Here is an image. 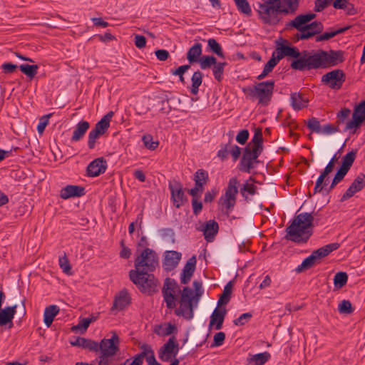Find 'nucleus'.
Listing matches in <instances>:
<instances>
[{
  "mask_svg": "<svg viewBox=\"0 0 365 365\" xmlns=\"http://www.w3.org/2000/svg\"><path fill=\"white\" fill-rule=\"evenodd\" d=\"M300 0H261L253 5L259 21L268 26H277L283 16L294 15Z\"/></svg>",
  "mask_w": 365,
  "mask_h": 365,
  "instance_id": "1",
  "label": "nucleus"
},
{
  "mask_svg": "<svg viewBox=\"0 0 365 365\" xmlns=\"http://www.w3.org/2000/svg\"><path fill=\"white\" fill-rule=\"evenodd\" d=\"M299 59L292 60L290 67L293 70L304 71L334 66L344 61V51L341 50H324L300 51Z\"/></svg>",
  "mask_w": 365,
  "mask_h": 365,
  "instance_id": "2",
  "label": "nucleus"
},
{
  "mask_svg": "<svg viewBox=\"0 0 365 365\" xmlns=\"http://www.w3.org/2000/svg\"><path fill=\"white\" fill-rule=\"evenodd\" d=\"M314 220L312 213H296L290 225L286 227L284 238L297 244L307 243L313 234Z\"/></svg>",
  "mask_w": 365,
  "mask_h": 365,
  "instance_id": "3",
  "label": "nucleus"
},
{
  "mask_svg": "<svg viewBox=\"0 0 365 365\" xmlns=\"http://www.w3.org/2000/svg\"><path fill=\"white\" fill-rule=\"evenodd\" d=\"M151 272L129 271L130 280L138 290L145 294L151 296L158 292L159 281Z\"/></svg>",
  "mask_w": 365,
  "mask_h": 365,
  "instance_id": "4",
  "label": "nucleus"
},
{
  "mask_svg": "<svg viewBox=\"0 0 365 365\" xmlns=\"http://www.w3.org/2000/svg\"><path fill=\"white\" fill-rule=\"evenodd\" d=\"M274 88V81H267L256 83L253 86L242 88V92L250 99H257L258 104L267 106L271 101Z\"/></svg>",
  "mask_w": 365,
  "mask_h": 365,
  "instance_id": "5",
  "label": "nucleus"
},
{
  "mask_svg": "<svg viewBox=\"0 0 365 365\" xmlns=\"http://www.w3.org/2000/svg\"><path fill=\"white\" fill-rule=\"evenodd\" d=\"M277 41V48L272 53L271 58L264 65V68L272 71L278 62L285 56L292 57L293 60L299 59L301 53L295 46H292L287 40L280 38Z\"/></svg>",
  "mask_w": 365,
  "mask_h": 365,
  "instance_id": "6",
  "label": "nucleus"
},
{
  "mask_svg": "<svg viewBox=\"0 0 365 365\" xmlns=\"http://www.w3.org/2000/svg\"><path fill=\"white\" fill-rule=\"evenodd\" d=\"M159 265V257L156 252L150 248L144 249L134 260V269L130 271L154 272Z\"/></svg>",
  "mask_w": 365,
  "mask_h": 365,
  "instance_id": "7",
  "label": "nucleus"
},
{
  "mask_svg": "<svg viewBox=\"0 0 365 365\" xmlns=\"http://www.w3.org/2000/svg\"><path fill=\"white\" fill-rule=\"evenodd\" d=\"M238 185L239 181L236 178H230L225 194L220 198L219 203L223 208H225L227 212L232 211L235 206L237 195L238 193Z\"/></svg>",
  "mask_w": 365,
  "mask_h": 365,
  "instance_id": "8",
  "label": "nucleus"
},
{
  "mask_svg": "<svg viewBox=\"0 0 365 365\" xmlns=\"http://www.w3.org/2000/svg\"><path fill=\"white\" fill-rule=\"evenodd\" d=\"M180 292V288L175 279L169 277L165 279L162 294L168 309H172L176 307V293Z\"/></svg>",
  "mask_w": 365,
  "mask_h": 365,
  "instance_id": "9",
  "label": "nucleus"
},
{
  "mask_svg": "<svg viewBox=\"0 0 365 365\" xmlns=\"http://www.w3.org/2000/svg\"><path fill=\"white\" fill-rule=\"evenodd\" d=\"M262 150L257 148L252 147L250 145H247L244 149L242 157L240 163V170L243 172L250 173L251 169L254 168V163H258V157L262 153Z\"/></svg>",
  "mask_w": 365,
  "mask_h": 365,
  "instance_id": "10",
  "label": "nucleus"
},
{
  "mask_svg": "<svg viewBox=\"0 0 365 365\" xmlns=\"http://www.w3.org/2000/svg\"><path fill=\"white\" fill-rule=\"evenodd\" d=\"M168 188L170 191L171 200L175 208H180L187 202L183 185L180 181L176 180L169 181Z\"/></svg>",
  "mask_w": 365,
  "mask_h": 365,
  "instance_id": "11",
  "label": "nucleus"
},
{
  "mask_svg": "<svg viewBox=\"0 0 365 365\" xmlns=\"http://www.w3.org/2000/svg\"><path fill=\"white\" fill-rule=\"evenodd\" d=\"M346 80V75L341 69L329 71L322 77V82L333 90H339Z\"/></svg>",
  "mask_w": 365,
  "mask_h": 365,
  "instance_id": "12",
  "label": "nucleus"
},
{
  "mask_svg": "<svg viewBox=\"0 0 365 365\" xmlns=\"http://www.w3.org/2000/svg\"><path fill=\"white\" fill-rule=\"evenodd\" d=\"M110 339H103L98 343V351L106 356H114L119 351L120 338L115 331H112Z\"/></svg>",
  "mask_w": 365,
  "mask_h": 365,
  "instance_id": "13",
  "label": "nucleus"
},
{
  "mask_svg": "<svg viewBox=\"0 0 365 365\" xmlns=\"http://www.w3.org/2000/svg\"><path fill=\"white\" fill-rule=\"evenodd\" d=\"M317 15L314 13H307L297 15L293 20L288 21L285 24V29H291L309 30L311 32L314 31L309 23L316 18Z\"/></svg>",
  "mask_w": 365,
  "mask_h": 365,
  "instance_id": "14",
  "label": "nucleus"
},
{
  "mask_svg": "<svg viewBox=\"0 0 365 365\" xmlns=\"http://www.w3.org/2000/svg\"><path fill=\"white\" fill-rule=\"evenodd\" d=\"M365 120V100L356 105L352 114V119L347 122L344 130H351V133L354 134L356 128H359Z\"/></svg>",
  "mask_w": 365,
  "mask_h": 365,
  "instance_id": "15",
  "label": "nucleus"
},
{
  "mask_svg": "<svg viewBox=\"0 0 365 365\" xmlns=\"http://www.w3.org/2000/svg\"><path fill=\"white\" fill-rule=\"evenodd\" d=\"M179 351V345L176 338L173 336L163 344L158 351V356L163 361H169L172 357H175Z\"/></svg>",
  "mask_w": 365,
  "mask_h": 365,
  "instance_id": "16",
  "label": "nucleus"
},
{
  "mask_svg": "<svg viewBox=\"0 0 365 365\" xmlns=\"http://www.w3.org/2000/svg\"><path fill=\"white\" fill-rule=\"evenodd\" d=\"M179 302L180 307L175 309V314L188 320L192 319L194 317V308L197 307L195 300L180 298Z\"/></svg>",
  "mask_w": 365,
  "mask_h": 365,
  "instance_id": "17",
  "label": "nucleus"
},
{
  "mask_svg": "<svg viewBox=\"0 0 365 365\" xmlns=\"http://www.w3.org/2000/svg\"><path fill=\"white\" fill-rule=\"evenodd\" d=\"M365 187V174L361 173L351 182L350 186L341 196L340 201L344 202L351 198L354 195Z\"/></svg>",
  "mask_w": 365,
  "mask_h": 365,
  "instance_id": "18",
  "label": "nucleus"
},
{
  "mask_svg": "<svg viewBox=\"0 0 365 365\" xmlns=\"http://www.w3.org/2000/svg\"><path fill=\"white\" fill-rule=\"evenodd\" d=\"M107 168V162L103 158H98L91 162L86 168L87 175L89 177H96L106 172Z\"/></svg>",
  "mask_w": 365,
  "mask_h": 365,
  "instance_id": "19",
  "label": "nucleus"
},
{
  "mask_svg": "<svg viewBox=\"0 0 365 365\" xmlns=\"http://www.w3.org/2000/svg\"><path fill=\"white\" fill-rule=\"evenodd\" d=\"M216 307L210 316L209 328L215 327L216 330H220L222 327V324L227 314V309L225 307Z\"/></svg>",
  "mask_w": 365,
  "mask_h": 365,
  "instance_id": "20",
  "label": "nucleus"
},
{
  "mask_svg": "<svg viewBox=\"0 0 365 365\" xmlns=\"http://www.w3.org/2000/svg\"><path fill=\"white\" fill-rule=\"evenodd\" d=\"M181 259V253L177 251H166L165 258L163 262V267L165 270L170 272L178 265Z\"/></svg>",
  "mask_w": 365,
  "mask_h": 365,
  "instance_id": "21",
  "label": "nucleus"
},
{
  "mask_svg": "<svg viewBox=\"0 0 365 365\" xmlns=\"http://www.w3.org/2000/svg\"><path fill=\"white\" fill-rule=\"evenodd\" d=\"M130 304V297L126 289H123L119 292L118 296L115 297L111 311H121Z\"/></svg>",
  "mask_w": 365,
  "mask_h": 365,
  "instance_id": "22",
  "label": "nucleus"
},
{
  "mask_svg": "<svg viewBox=\"0 0 365 365\" xmlns=\"http://www.w3.org/2000/svg\"><path fill=\"white\" fill-rule=\"evenodd\" d=\"M339 247V243H330L316 250H314L311 255L314 256V260L318 264L324 257L329 255L331 252L336 250Z\"/></svg>",
  "mask_w": 365,
  "mask_h": 365,
  "instance_id": "23",
  "label": "nucleus"
},
{
  "mask_svg": "<svg viewBox=\"0 0 365 365\" xmlns=\"http://www.w3.org/2000/svg\"><path fill=\"white\" fill-rule=\"evenodd\" d=\"M196 258L195 256L190 257L185 265L183 267L182 272L181 274L180 282L183 284H187L195 269Z\"/></svg>",
  "mask_w": 365,
  "mask_h": 365,
  "instance_id": "24",
  "label": "nucleus"
},
{
  "mask_svg": "<svg viewBox=\"0 0 365 365\" xmlns=\"http://www.w3.org/2000/svg\"><path fill=\"white\" fill-rule=\"evenodd\" d=\"M17 305L6 307L0 311V326H4L10 324L9 328L13 327L12 320L16 313Z\"/></svg>",
  "mask_w": 365,
  "mask_h": 365,
  "instance_id": "25",
  "label": "nucleus"
},
{
  "mask_svg": "<svg viewBox=\"0 0 365 365\" xmlns=\"http://www.w3.org/2000/svg\"><path fill=\"white\" fill-rule=\"evenodd\" d=\"M218 230V223L214 220H210L206 222L200 230L203 232L205 239L207 242H211L217 234Z\"/></svg>",
  "mask_w": 365,
  "mask_h": 365,
  "instance_id": "26",
  "label": "nucleus"
},
{
  "mask_svg": "<svg viewBox=\"0 0 365 365\" xmlns=\"http://www.w3.org/2000/svg\"><path fill=\"white\" fill-rule=\"evenodd\" d=\"M271 358V354L268 351L250 355L247 359V365H264Z\"/></svg>",
  "mask_w": 365,
  "mask_h": 365,
  "instance_id": "27",
  "label": "nucleus"
},
{
  "mask_svg": "<svg viewBox=\"0 0 365 365\" xmlns=\"http://www.w3.org/2000/svg\"><path fill=\"white\" fill-rule=\"evenodd\" d=\"M89 127L90 124L88 121H79L74 128L71 140L75 142L80 140L84 136Z\"/></svg>",
  "mask_w": 365,
  "mask_h": 365,
  "instance_id": "28",
  "label": "nucleus"
},
{
  "mask_svg": "<svg viewBox=\"0 0 365 365\" xmlns=\"http://www.w3.org/2000/svg\"><path fill=\"white\" fill-rule=\"evenodd\" d=\"M290 100L291 105L295 110H300L307 106L308 100L303 98L300 93H292Z\"/></svg>",
  "mask_w": 365,
  "mask_h": 365,
  "instance_id": "29",
  "label": "nucleus"
},
{
  "mask_svg": "<svg viewBox=\"0 0 365 365\" xmlns=\"http://www.w3.org/2000/svg\"><path fill=\"white\" fill-rule=\"evenodd\" d=\"M58 312L59 308L56 305H50L45 308L43 313V321L48 327L51 325L54 317Z\"/></svg>",
  "mask_w": 365,
  "mask_h": 365,
  "instance_id": "30",
  "label": "nucleus"
},
{
  "mask_svg": "<svg viewBox=\"0 0 365 365\" xmlns=\"http://www.w3.org/2000/svg\"><path fill=\"white\" fill-rule=\"evenodd\" d=\"M201 54L202 44L197 43L189 48L187 53V59L190 63L198 62Z\"/></svg>",
  "mask_w": 365,
  "mask_h": 365,
  "instance_id": "31",
  "label": "nucleus"
},
{
  "mask_svg": "<svg viewBox=\"0 0 365 365\" xmlns=\"http://www.w3.org/2000/svg\"><path fill=\"white\" fill-rule=\"evenodd\" d=\"M203 73L200 71H195L191 77V86L190 91L191 94L195 96L199 92V87L202 83Z\"/></svg>",
  "mask_w": 365,
  "mask_h": 365,
  "instance_id": "32",
  "label": "nucleus"
},
{
  "mask_svg": "<svg viewBox=\"0 0 365 365\" xmlns=\"http://www.w3.org/2000/svg\"><path fill=\"white\" fill-rule=\"evenodd\" d=\"M113 115L114 113L113 111H109L95 125L94 128L104 134L110 126V122Z\"/></svg>",
  "mask_w": 365,
  "mask_h": 365,
  "instance_id": "33",
  "label": "nucleus"
},
{
  "mask_svg": "<svg viewBox=\"0 0 365 365\" xmlns=\"http://www.w3.org/2000/svg\"><path fill=\"white\" fill-rule=\"evenodd\" d=\"M233 287V281H230L224 287V290L222 294H221L220 299L217 302V305L221 306L223 304H227L232 294V290Z\"/></svg>",
  "mask_w": 365,
  "mask_h": 365,
  "instance_id": "34",
  "label": "nucleus"
},
{
  "mask_svg": "<svg viewBox=\"0 0 365 365\" xmlns=\"http://www.w3.org/2000/svg\"><path fill=\"white\" fill-rule=\"evenodd\" d=\"M356 152L351 151L346 153L342 159V164L339 168L340 170L344 171L345 173H348L349 170L351 167L354 160L356 158Z\"/></svg>",
  "mask_w": 365,
  "mask_h": 365,
  "instance_id": "35",
  "label": "nucleus"
},
{
  "mask_svg": "<svg viewBox=\"0 0 365 365\" xmlns=\"http://www.w3.org/2000/svg\"><path fill=\"white\" fill-rule=\"evenodd\" d=\"M263 137L262 133L260 128L257 129L255 131L254 135L251 140V141L247 144L252 145V147L257 148L260 150H263Z\"/></svg>",
  "mask_w": 365,
  "mask_h": 365,
  "instance_id": "36",
  "label": "nucleus"
},
{
  "mask_svg": "<svg viewBox=\"0 0 365 365\" xmlns=\"http://www.w3.org/2000/svg\"><path fill=\"white\" fill-rule=\"evenodd\" d=\"M38 68V66L36 64H21L19 66L20 71L31 79L34 78L37 74Z\"/></svg>",
  "mask_w": 365,
  "mask_h": 365,
  "instance_id": "37",
  "label": "nucleus"
},
{
  "mask_svg": "<svg viewBox=\"0 0 365 365\" xmlns=\"http://www.w3.org/2000/svg\"><path fill=\"white\" fill-rule=\"evenodd\" d=\"M348 281V275L344 272H337L334 277V284L336 289H341L346 285Z\"/></svg>",
  "mask_w": 365,
  "mask_h": 365,
  "instance_id": "38",
  "label": "nucleus"
},
{
  "mask_svg": "<svg viewBox=\"0 0 365 365\" xmlns=\"http://www.w3.org/2000/svg\"><path fill=\"white\" fill-rule=\"evenodd\" d=\"M207 46L210 50L217 55L219 57L225 58L224 53L220 44L214 38H210L207 41Z\"/></svg>",
  "mask_w": 365,
  "mask_h": 365,
  "instance_id": "39",
  "label": "nucleus"
},
{
  "mask_svg": "<svg viewBox=\"0 0 365 365\" xmlns=\"http://www.w3.org/2000/svg\"><path fill=\"white\" fill-rule=\"evenodd\" d=\"M235 3L239 11L247 16L252 15V9L247 0H235Z\"/></svg>",
  "mask_w": 365,
  "mask_h": 365,
  "instance_id": "40",
  "label": "nucleus"
},
{
  "mask_svg": "<svg viewBox=\"0 0 365 365\" xmlns=\"http://www.w3.org/2000/svg\"><path fill=\"white\" fill-rule=\"evenodd\" d=\"M227 64V62H217V61H216L215 64H213L214 65V68L212 70L213 76H214L215 78L219 82H220L222 79L224 68Z\"/></svg>",
  "mask_w": 365,
  "mask_h": 365,
  "instance_id": "41",
  "label": "nucleus"
},
{
  "mask_svg": "<svg viewBox=\"0 0 365 365\" xmlns=\"http://www.w3.org/2000/svg\"><path fill=\"white\" fill-rule=\"evenodd\" d=\"M317 264L314 260V256L310 255L308 257L305 258L302 264L296 269L297 272H302L303 270L311 268L313 265Z\"/></svg>",
  "mask_w": 365,
  "mask_h": 365,
  "instance_id": "42",
  "label": "nucleus"
},
{
  "mask_svg": "<svg viewBox=\"0 0 365 365\" xmlns=\"http://www.w3.org/2000/svg\"><path fill=\"white\" fill-rule=\"evenodd\" d=\"M81 348L87 349L90 351L98 352V342L92 339L83 337Z\"/></svg>",
  "mask_w": 365,
  "mask_h": 365,
  "instance_id": "43",
  "label": "nucleus"
},
{
  "mask_svg": "<svg viewBox=\"0 0 365 365\" xmlns=\"http://www.w3.org/2000/svg\"><path fill=\"white\" fill-rule=\"evenodd\" d=\"M190 64L182 65L179 66L177 69L171 70L170 73L173 76H177L179 77L180 81L182 83H185V80L184 78V73L190 68Z\"/></svg>",
  "mask_w": 365,
  "mask_h": 365,
  "instance_id": "44",
  "label": "nucleus"
},
{
  "mask_svg": "<svg viewBox=\"0 0 365 365\" xmlns=\"http://www.w3.org/2000/svg\"><path fill=\"white\" fill-rule=\"evenodd\" d=\"M307 126L313 133H322V127L320 125L319 120L315 117H312L311 118L308 119L307 122Z\"/></svg>",
  "mask_w": 365,
  "mask_h": 365,
  "instance_id": "45",
  "label": "nucleus"
},
{
  "mask_svg": "<svg viewBox=\"0 0 365 365\" xmlns=\"http://www.w3.org/2000/svg\"><path fill=\"white\" fill-rule=\"evenodd\" d=\"M90 325V321L88 320L87 318H80V321L77 325L73 326L71 328V330L72 331L77 332L78 331H80L81 334H83L86 331L88 327Z\"/></svg>",
  "mask_w": 365,
  "mask_h": 365,
  "instance_id": "46",
  "label": "nucleus"
},
{
  "mask_svg": "<svg viewBox=\"0 0 365 365\" xmlns=\"http://www.w3.org/2000/svg\"><path fill=\"white\" fill-rule=\"evenodd\" d=\"M257 189V186L255 185L254 184L246 182L240 188V193L242 195V197L245 200H247V195H246V192H247L248 194H250L251 195H253L256 193Z\"/></svg>",
  "mask_w": 365,
  "mask_h": 365,
  "instance_id": "47",
  "label": "nucleus"
},
{
  "mask_svg": "<svg viewBox=\"0 0 365 365\" xmlns=\"http://www.w3.org/2000/svg\"><path fill=\"white\" fill-rule=\"evenodd\" d=\"M102 135L103 134L99 132L98 130H97L95 128H93L90 131L88 139V146L89 149H93L95 148L96 140Z\"/></svg>",
  "mask_w": 365,
  "mask_h": 365,
  "instance_id": "48",
  "label": "nucleus"
},
{
  "mask_svg": "<svg viewBox=\"0 0 365 365\" xmlns=\"http://www.w3.org/2000/svg\"><path fill=\"white\" fill-rule=\"evenodd\" d=\"M209 180L208 173L203 170L199 169L197 170L194 175V181L197 182H202L203 184H207Z\"/></svg>",
  "mask_w": 365,
  "mask_h": 365,
  "instance_id": "49",
  "label": "nucleus"
},
{
  "mask_svg": "<svg viewBox=\"0 0 365 365\" xmlns=\"http://www.w3.org/2000/svg\"><path fill=\"white\" fill-rule=\"evenodd\" d=\"M199 61L200 68L202 69H206L216 63V58L212 56H204L200 59L199 58Z\"/></svg>",
  "mask_w": 365,
  "mask_h": 365,
  "instance_id": "50",
  "label": "nucleus"
},
{
  "mask_svg": "<svg viewBox=\"0 0 365 365\" xmlns=\"http://www.w3.org/2000/svg\"><path fill=\"white\" fill-rule=\"evenodd\" d=\"M299 33H297L294 35V40L295 41H299V40H307L311 38L312 37L316 36L317 34L315 32H311L309 30H304V29H297Z\"/></svg>",
  "mask_w": 365,
  "mask_h": 365,
  "instance_id": "51",
  "label": "nucleus"
},
{
  "mask_svg": "<svg viewBox=\"0 0 365 365\" xmlns=\"http://www.w3.org/2000/svg\"><path fill=\"white\" fill-rule=\"evenodd\" d=\"M346 175V173L339 169L336 171L329 189L327 190V192H329L339 182H341Z\"/></svg>",
  "mask_w": 365,
  "mask_h": 365,
  "instance_id": "52",
  "label": "nucleus"
},
{
  "mask_svg": "<svg viewBox=\"0 0 365 365\" xmlns=\"http://www.w3.org/2000/svg\"><path fill=\"white\" fill-rule=\"evenodd\" d=\"M86 195L85 187L70 185V197H81Z\"/></svg>",
  "mask_w": 365,
  "mask_h": 365,
  "instance_id": "53",
  "label": "nucleus"
},
{
  "mask_svg": "<svg viewBox=\"0 0 365 365\" xmlns=\"http://www.w3.org/2000/svg\"><path fill=\"white\" fill-rule=\"evenodd\" d=\"M338 310L342 314H351L353 312L351 303L349 300H343L338 307Z\"/></svg>",
  "mask_w": 365,
  "mask_h": 365,
  "instance_id": "54",
  "label": "nucleus"
},
{
  "mask_svg": "<svg viewBox=\"0 0 365 365\" xmlns=\"http://www.w3.org/2000/svg\"><path fill=\"white\" fill-rule=\"evenodd\" d=\"M142 140L144 145L152 150H155L159 144L158 141L153 140V137L150 135H143Z\"/></svg>",
  "mask_w": 365,
  "mask_h": 365,
  "instance_id": "55",
  "label": "nucleus"
},
{
  "mask_svg": "<svg viewBox=\"0 0 365 365\" xmlns=\"http://www.w3.org/2000/svg\"><path fill=\"white\" fill-rule=\"evenodd\" d=\"M192 285L195 292L194 300H195V305H197L200 298L203 292L202 282L199 281H194Z\"/></svg>",
  "mask_w": 365,
  "mask_h": 365,
  "instance_id": "56",
  "label": "nucleus"
},
{
  "mask_svg": "<svg viewBox=\"0 0 365 365\" xmlns=\"http://www.w3.org/2000/svg\"><path fill=\"white\" fill-rule=\"evenodd\" d=\"M230 143H232V140H230L227 144L222 145L221 149L217 152V155L222 160H225L227 158L228 154L230 153Z\"/></svg>",
  "mask_w": 365,
  "mask_h": 365,
  "instance_id": "57",
  "label": "nucleus"
},
{
  "mask_svg": "<svg viewBox=\"0 0 365 365\" xmlns=\"http://www.w3.org/2000/svg\"><path fill=\"white\" fill-rule=\"evenodd\" d=\"M351 110L347 108H341L336 114V123L338 125L343 123L344 120L349 116Z\"/></svg>",
  "mask_w": 365,
  "mask_h": 365,
  "instance_id": "58",
  "label": "nucleus"
},
{
  "mask_svg": "<svg viewBox=\"0 0 365 365\" xmlns=\"http://www.w3.org/2000/svg\"><path fill=\"white\" fill-rule=\"evenodd\" d=\"M252 315L250 312L244 313L233 321L234 324L236 326H242L247 322H248L252 318Z\"/></svg>",
  "mask_w": 365,
  "mask_h": 365,
  "instance_id": "59",
  "label": "nucleus"
},
{
  "mask_svg": "<svg viewBox=\"0 0 365 365\" xmlns=\"http://www.w3.org/2000/svg\"><path fill=\"white\" fill-rule=\"evenodd\" d=\"M339 131V125H334L333 124H326L322 128V134L325 135H331L332 133H336Z\"/></svg>",
  "mask_w": 365,
  "mask_h": 365,
  "instance_id": "60",
  "label": "nucleus"
},
{
  "mask_svg": "<svg viewBox=\"0 0 365 365\" xmlns=\"http://www.w3.org/2000/svg\"><path fill=\"white\" fill-rule=\"evenodd\" d=\"M332 0H316L314 3V11L320 12L327 8Z\"/></svg>",
  "mask_w": 365,
  "mask_h": 365,
  "instance_id": "61",
  "label": "nucleus"
},
{
  "mask_svg": "<svg viewBox=\"0 0 365 365\" xmlns=\"http://www.w3.org/2000/svg\"><path fill=\"white\" fill-rule=\"evenodd\" d=\"M225 339V334L222 331L217 332L215 334L213 338V343L211 346H221Z\"/></svg>",
  "mask_w": 365,
  "mask_h": 365,
  "instance_id": "62",
  "label": "nucleus"
},
{
  "mask_svg": "<svg viewBox=\"0 0 365 365\" xmlns=\"http://www.w3.org/2000/svg\"><path fill=\"white\" fill-rule=\"evenodd\" d=\"M249 138V131L241 130L236 136V140L241 145H245Z\"/></svg>",
  "mask_w": 365,
  "mask_h": 365,
  "instance_id": "63",
  "label": "nucleus"
},
{
  "mask_svg": "<svg viewBox=\"0 0 365 365\" xmlns=\"http://www.w3.org/2000/svg\"><path fill=\"white\" fill-rule=\"evenodd\" d=\"M178 328L175 324H172L171 323H167L164 324L163 330L161 333V335L168 336L174 332H176ZM158 334H160V333H158Z\"/></svg>",
  "mask_w": 365,
  "mask_h": 365,
  "instance_id": "64",
  "label": "nucleus"
}]
</instances>
